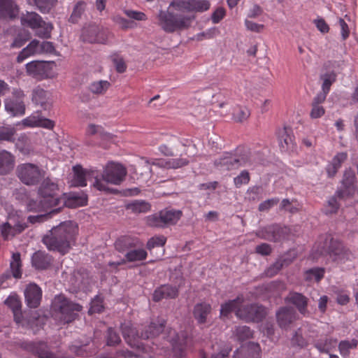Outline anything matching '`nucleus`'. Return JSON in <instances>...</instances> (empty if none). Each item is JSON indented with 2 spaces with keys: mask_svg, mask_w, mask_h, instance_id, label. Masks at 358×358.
<instances>
[{
  "mask_svg": "<svg viewBox=\"0 0 358 358\" xmlns=\"http://www.w3.org/2000/svg\"><path fill=\"white\" fill-rule=\"evenodd\" d=\"M169 8H173L177 13L160 10L158 24L167 33L189 28L195 18L191 12H203L209 9L207 0H173Z\"/></svg>",
  "mask_w": 358,
  "mask_h": 358,
  "instance_id": "nucleus-1",
  "label": "nucleus"
},
{
  "mask_svg": "<svg viewBox=\"0 0 358 358\" xmlns=\"http://www.w3.org/2000/svg\"><path fill=\"white\" fill-rule=\"evenodd\" d=\"M78 226L72 221H67L54 227L42 239L49 250L67 253L76 243Z\"/></svg>",
  "mask_w": 358,
  "mask_h": 358,
  "instance_id": "nucleus-2",
  "label": "nucleus"
},
{
  "mask_svg": "<svg viewBox=\"0 0 358 358\" xmlns=\"http://www.w3.org/2000/svg\"><path fill=\"white\" fill-rule=\"evenodd\" d=\"M38 194L43 199V205L51 208L61 203L70 208H76L86 204L87 199L78 196H71L67 200L59 196L58 185L50 178H44L38 189Z\"/></svg>",
  "mask_w": 358,
  "mask_h": 358,
  "instance_id": "nucleus-3",
  "label": "nucleus"
},
{
  "mask_svg": "<svg viewBox=\"0 0 358 358\" xmlns=\"http://www.w3.org/2000/svg\"><path fill=\"white\" fill-rule=\"evenodd\" d=\"M53 317L59 324H68L76 320L78 313L81 311L82 306L72 302L64 295L56 296L52 303Z\"/></svg>",
  "mask_w": 358,
  "mask_h": 358,
  "instance_id": "nucleus-4",
  "label": "nucleus"
},
{
  "mask_svg": "<svg viewBox=\"0 0 358 358\" xmlns=\"http://www.w3.org/2000/svg\"><path fill=\"white\" fill-rule=\"evenodd\" d=\"M323 250L331 261L337 264H344L352 258L350 250L341 241L330 235L325 238Z\"/></svg>",
  "mask_w": 358,
  "mask_h": 358,
  "instance_id": "nucleus-5",
  "label": "nucleus"
},
{
  "mask_svg": "<svg viewBox=\"0 0 358 358\" xmlns=\"http://www.w3.org/2000/svg\"><path fill=\"white\" fill-rule=\"evenodd\" d=\"M73 185L78 187L87 185V180H93L92 186L98 190L108 192L109 188L106 186L103 182L101 181L100 172L98 170H85L80 165H76L73 167Z\"/></svg>",
  "mask_w": 358,
  "mask_h": 358,
  "instance_id": "nucleus-6",
  "label": "nucleus"
},
{
  "mask_svg": "<svg viewBox=\"0 0 358 358\" xmlns=\"http://www.w3.org/2000/svg\"><path fill=\"white\" fill-rule=\"evenodd\" d=\"M251 164L250 158L248 152L235 154L226 152L214 162L215 166L220 171H231L237 169L241 166Z\"/></svg>",
  "mask_w": 358,
  "mask_h": 358,
  "instance_id": "nucleus-7",
  "label": "nucleus"
},
{
  "mask_svg": "<svg viewBox=\"0 0 358 358\" xmlns=\"http://www.w3.org/2000/svg\"><path fill=\"white\" fill-rule=\"evenodd\" d=\"M16 175L23 184L34 186L45 178V171L36 164L24 163L17 166Z\"/></svg>",
  "mask_w": 358,
  "mask_h": 358,
  "instance_id": "nucleus-8",
  "label": "nucleus"
},
{
  "mask_svg": "<svg viewBox=\"0 0 358 358\" xmlns=\"http://www.w3.org/2000/svg\"><path fill=\"white\" fill-rule=\"evenodd\" d=\"M182 212L173 208H165L148 218V224L155 227L164 228L174 225L181 218Z\"/></svg>",
  "mask_w": 358,
  "mask_h": 358,
  "instance_id": "nucleus-9",
  "label": "nucleus"
},
{
  "mask_svg": "<svg viewBox=\"0 0 358 358\" xmlns=\"http://www.w3.org/2000/svg\"><path fill=\"white\" fill-rule=\"evenodd\" d=\"M127 169L122 164L118 163H108L103 173H100L101 181L107 187L108 183L120 185L125 178Z\"/></svg>",
  "mask_w": 358,
  "mask_h": 358,
  "instance_id": "nucleus-10",
  "label": "nucleus"
},
{
  "mask_svg": "<svg viewBox=\"0 0 358 358\" xmlns=\"http://www.w3.org/2000/svg\"><path fill=\"white\" fill-rule=\"evenodd\" d=\"M236 315L239 319L246 322H259L266 317V310L262 305L251 303L238 308Z\"/></svg>",
  "mask_w": 358,
  "mask_h": 358,
  "instance_id": "nucleus-11",
  "label": "nucleus"
},
{
  "mask_svg": "<svg viewBox=\"0 0 358 358\" xmlns=\"http://www.w3.org/2000/svg\"><path fill=\"white\" fill-rule=\"evenodd\" d=\"M27 227L23 217L17 215H11L6 222L0 225V231L4 239H8L21 234Z\"/></svg>",
  "mask_w": 358,
  "mask_h": 358,
  "instance_id": "nucleus-12",
  "label": "nucleus"
},
{
  "mask_svg": "<svg viewBox=\"0 0 358 358\" xmlns=\"http://www.w3.org/2000/svg\"><path fill=\"white\" fill-rule=\"evenodd\" d=\"M80 38L84 42L104 44L108 40V31L97 25L90 24L83 29Z\"/></svg>",
  "mask_w": 358,
  "mask_h": 358,
  "instance_id": "nucleus-13",
  "label": "nucleus"
},
{
  "mask_svg": "<svg viewBox=\"0 0 358 358\" xmlns=\"http://www.w3.org/2000/svg\"><path fill=\"white\" fill-rule=\"evenodd\" d=\"M290 230L287 227L275 224L266 226L259 231L262 238L273 242L280 241L287 238Z\"/></svg>",
  "mask_w": 358,
  "mask_h": 358,
  "instance_id": "nucleus-14",
  "label": "nucleus"
},
{
  "mask_svg": "<svg viewBox=\"0 0 358 358\" xmlns=\"http://www.w3.org/2000/svg\"><path fill=\"white\" fill-rule=\"evenodd\" d=\"M22 263L20 254L19 252L13 253L12 260L10 264V270H7L0 275V288L6 287V281L13 276L15 278H21L22 277Z\"/></svg>",
  "mask_w": 358,
  "mask_h": 358,
  "instance_id": "nucleus-15",
  "label": "nucleus"
},
{
  "mask_svg": "<svg viewBox=\"0 0 358 358\" xmlns=\"http://www.w3.org/2000/svg\"><path fill=\"white\" fill-rule=\"evenodd\" d=\"M50 70V62L45 61H32L26 64L27 75L36 79L48 78Z\"/></svg>",
  "mask_w": 358,
  "mask_h": 358,
  "instance_id": "nucleus-16",
  "label": "nucleus"
},
{
  "mask_svg": "<svg viewBox=\"0 0 358 358\" xmlns=\"http://www.w3.org/2000/svg\"><path fill=\"white\" fill-rule=\"evenodd\" d=\"M24 301L30 308H38L42 299V290L36 283L28 284L24 291Z\"/></svg>",
  "mask_w": 358,
  "mask_h": 358,
  "instance_id": "nucleus-17",
  "label": "nucleus"
},
{
  "mask_svg": "<svg viewBox=\"0 0 358 358\" xmlns=\"http://www.w3.org/2000/svg\"><path fill=\"white\" fill-rule=\"evenodd\" d=\"M189 143L188 140H185V142H181L178 138L173 136L165 144L160 145L159 150L164 155L173 156L181 152L182 148L189 146Z\"/></svg>",
  "mask_w": 358,
  "mask_h": 358,
  "instance_id": "nucleus-18",
  "label": "nucleus"
},
{
  "mask_svg": "<svg viewBox=\"0 0 358 358\" xmlns=\"http://www.w3.org/2000/svg\"><path fill=\"white\" fill-rule=\"evenodd\" d=\"M261 348L258 343L250 342L237 349L234 358H260Z\"/></svg>",
  "mask_w": 358,
  "mask_h": 358,
  "instance_id": "nucleus-19",
  "label": "nucleus"
},
{
  "mask_svg": "<svg viewBox=\"0 0 358 358\" xmlns=\"http://www.w3.org/2000/svg\"><path fill=\"white\" fill-rule=\"evenodd\" d=\"M277 322L282 329H287L296 320V311L291 307H282L276 312Z\"/></svg>",
  "mask_w": 358,
  "mask_h": 358,
  "instance_id": "nucleus-20",
  "label": "nucleus"
},
{
  "mask_svg": "<svg viewBox=\"0 0 358 358\" xmlns=\"http://www.w3.org/2000/svg\"><path fill=\"white\" fill-rule=\"evenodd\" d=\"M178 288L176 286L166 284L157 287L152 295L154 301L158 302L164 299H175L178 296Z\"/></svg>",
  "mask_w": 358,
  "mask_h": 358,
  "instance_id": "nucleus-21",
  "label": "nucleus"
},
{
  "mask_svg": "<svg viewBox=\"0 0 358 358\" xmlns=\"http://www.w3.org/2000/svg\"><path fill=\"white\" fill-rule=\"evenodd\" d=\"M212 307L206 302L195 304L193 308V316L199 324H203L208 322V317L211 313Z\"/></svg>",
  "mask_w": 358,
  "mask_h": 358,
  "instance_id": "nucleus-22",
  "label": "nucleus"
},
{
  "mask_svg": "<svg viewBox=\"0 0 358 358\" xmlns=\"http://www.w3.org/2000/svg\"><path fill=\"white\" fill-rule=\"evenodd\" d=\"M52 262V256L44 251L38 250L31 257L32 266L38 270L47 269Z\"/></svg>",
  "mask_w": 358,
  "mask_h": 358,
  "instance_id": "nucleus-23",
  "label": "nucleus"
},
{
  "mask_svg": "<svg viewBox=\"0 0 358 358\" xmlns=\"http://www.w3.org/2000/svg\"><path fill=\"white\" fill-rule=\"evenodd\" d=\"M15 164V157L10 152L0 150V175H6L10 173Z\"/></svg>",
  "mask_w": 358,
  "mask_h": 358,
  "instance_id": "nucleus-24",
  "label": "nucleus"
},
{
  "mask_svg": "<svg viewBox=\"0 0 358 358\" xmlns=\"http://www.w3.org/2000/svg\"><path fill=\"white\" fill-rule=\"evenodd\" d=\"M18 14V7L13 0H0V18L13 19Z\"/></svg>",
  "mask_w": 358,
  "mask_h": 358,
  "instance_id": "nucleus-25",
  "label": "nucleus"
},
{
  "mask_svg": "<svg viewBox=\"0 0 358 358\" xmlns=\"http://www.w3.org/2000/svg\"><path fill=\"white\" fill-rule=\"evenodd\" d=\"M348 154L345 152L337 153L331 162L327 166L326 171L329 177L335 176L341 164L347 159Z\"/></svg>",
  "mask_w": 358,
  "mask_h": 358,
  "instance_id": "nucleus-26",
  "label": "nucleus"
},
{
  "mask_svg": "<svg viewBox=\"0 0 358 358\" xmlns=\"http://www.w3.org/2000/svg\"><path fill=\"white\" fill-rule=\"evenodd\" d=\"M138 241L137 238L131 236H122L119 238L115 243V249L120 252H128L132 248L138 246Z\"/></svg>",
  "mask_w": 358,
  "mask_h": 358,
  "instance_id": "nucleus-27",
  "label": "nucleus"
},
{
  "mask_svg": "<svg viewBox=\"0 0 358 358\" xmlns=\"http://www.w3.org/2000/svg\"><path fill=\"white\" fill-rule=\"evenodd\" d=\"M287 300L294 304L300 313L305 315L307 312L308 299L301 293L292 292Z\"/></svg>",
  "mask_w": 358,
  "mask_h": 358,
  "instance_id": "nucleus-28",
  "label": "nucleus"
},
{
  "mask_svg": "<svg viewBox=\"0 0 358 358\" xmlns=\"http://www.w3.org/2000/svg\"><path fill=\"white\" fill-rule=\"evenodd\" d=\"M39 52V41L37 40H33L27 47L20 52L16 58V62L17 63H22L27 58Z\"/></svg>",
  "mask_w": 358,
  "mask_h": 358,
  "instance_id": "nucleus-29",
  "label": "nucleus"
},
{
  "mask_svg": "<svg viewBox=\"0 0 358 358\" xmlns=\"http://www.w3.org/2000/svg\"><path fill=\"white\" fill-rule=\"evenodd\" d=\"M164 328V322L158 323L151 322L141 331L140 337L143 339H149L159 336Z\"/></svg>",
  "mask_w": 358,
  "mask_h": 358,
  "instance_id": "nucleus-30",
  "label": "nucleus"
},
{
  "mask_svg": "<svg viewBox=\"0 0 358 358\" xmlns=\"http://www.w3.org/2000/svg\"><path fill=\"white\" fill-rule=\"evenodd\" d=\"M5 109L12 115L24 113L25 106L22 100H15L8 98L5 100Z\"/></svg>",
  "mask_w": 358,
  "mask_h": 358,
  "instance_id": "nucleus-31",
  "label": "nucleus"
},
{
  "mask_svg": "<svg viewBox=\"0 0 358 358\" xmlns=\"http://www.w3.org/2000/svg\"><path fill=\"white\" fill-rule=\"evenodd\" d=\"M244 298L243 295H239L236 299L225 302L221 305L220 314L227 317L232 311L235 310L236 312L237 309L242 306Z\"/></svg>",
  "mask_w": 358,
  "mask_h": 358,
  "instance_id": "nucleus-32",
  "label": "nucleus"
},
{
  "mask_svg": "<svg viewBox=\"0 0 358 358\" xmlns=\"http://www.w3.org/2000/svg\"><path fill=\"white\" fill-rule=\"evenodd\" d=\"M32 101L36 105H40L44 110L50 107V103L48 101V92L39 87L32 91Z\"/></svg>",
  "mask_w": 358,
  "mask_h": 358,
  "instance_id": "nucleus-33",
  "label": "nucleus"
},
{
  "mask_svg": "<svg viewBox=\"0 0 358 358\" xmlns=\"http://www.w3.org/2000/svg\"><path fill=\"white\" fill-rule=\"evenodd\" d=\"M21 21L22 24H26L32 29L40 27L44 23L41 17L35 12H27L26 14H23Z\"/></svg>",
  "mask_w": 358,
  "mask_h": 358,
  "instance_id": "nucleus-34",
  "label": "nucleus"
},
{
  "mask_svg": "<svg viewBox=\"0 0 358 358\" xmlns=\"http://www.w3.org/2000/svg\"><path fill=\"white\" fill-rule=\"evenodd\" d=\"M336 339L325 336L316 341L314 346L321 352L329 353L332 348L336 347Z\"/></svg>",
  "mask_w": 358,
  "mask_h": 358,
  "instance_id": "nucleus-35",
  "label": "nucleus"
},
{
  "mask_svg": "<svg viewBox=\"0 0 358 358\" xmlns=\"http://www.w3.org/2000/svg\"><path fill=\"white\" fill-rule=\"evenodd\" d=\"M292 262V259H287L285 258H279L271 265L266 270H265V275L267 277H273L276 275L283 267L289 266Z\"/></svg>",
  "mask_w": 358,
  "mask_h": 358,
  "instance_id": "nucleus-36",
  "label": "nucleus"
},
{
  "mask_svg": "<svg viewBox=\"0 0 358 358\" xmlns=\"http://www.w3.org/2000/svg\"><path fill=\"white\" fill-rule=\"evenodd\" d=\"M341 182L344 188L355 192L357 178L355 171L352 169L349 168L345 171Z\"/></svg>",
  "mask_w": 358,
  "mask_h": 358,
  "instance_id": "nucleus-37",
  "label": "nucleus"
},
{
  "mask_svg": "<svg viewBox=\"0 0 358 358\" xmlns=\"http://www.w3.org/2000/svg\"><path fill=\"white\" fill-rule=\"evenodd\" d=\"M152 169L148 162L138 165L135 169L137 179L141 182H147L151 177Z\"/></svg>",
  "mask_w": 358,
  "mask_h": 358,
  "instance_id": "nucleus-38",
  "label": "nucleus"
},
{
  "mask_svg": "<svg viewBox=\"0 0 358 358\" xmlns=\"http://www.w3.org/2000/svg\"><path fill=\"white\" fill-rule=\"evenodd\" d=\"M291 129L284 127L279 132V143L282 149H289L293 145V138L290 134Z\"/></svg>",
  "mask_w": 358,
  "mask_h": 358,
  "instance_id": "nucleus-39",
  "label": "nucleus"
},
{
  "mask_svg": "<svg viewBox=\"0 0 358 358\" xmlns=\"http://www.w3.org/2000/svg\"><path fill=\"white\" fill-rule=\"evenodd\" d=\"M147 252L143 249L132 248L125 254V259L128 262L142 261L146 259Z\"/></svg>",
  "mask_w": 358,
  "mask_h": 358,
  "instance_id": "nucleus-40",
  "label": "nucleus"
},
{
  "mask_svg": "<svg viewBox=\"0 0 358 358\" xmlns=\"http://www.w3.org/2000/svg\"><path fill=\"white\" fill-rule=\"evenodd\" d=\"M325 270L321 267H314L307 270L304 274V278L307 281H320L324 275Z\"/></svg>",
  "mask_w": 358,
  "mask_h": 358,
  "instance_id": "nucleus-41",
  "label": "nucleus"
},
{
  "mask_svg": "<svg viewBox=\"0 0 358 358\" xmlns=\"http://www.w3.org/2000/svg\"><path fill=\"white\" fill-rule=\"evenodd\" d=\"M126 208L134 213H141L149 211L150 205L145 201H135L127 204Z\"/></svg>",
  "mask_w": 358,
  "mask_h": 358,
  "instance_id": "nucleus-42",
  "label": "nucleus"
},
{
  "mask_svg": "<svg viewBox=\"0 0 358 358\" xmlns=\"http://www.w3.org/2000/svg\"><path fill=\"white\" fill-rule=\"evenodd\" d=\"M122 334L128 344L131 345V341L139 337L138 332L129 324L121 325Z\"/></svg>",
  "mask_w": 358,
  "mask_h": 358,
  "instance_id": "nucleus-43",
  "label": "nucleus"
},
{
  "mask_svg": "<svg viewBox=\"0 0 358 358\" xmlns=\"http://www.w3.org/2000/svg\"><path fill=\"white\" fill-rule=\"evenodd\" d=\"M189 164V160L185 158L171 159L165 162L158 163L157 165L167 169H178Z\"/></svg>",
  "mask_w": 358,
  "mask_h": 358,
  "instance_id": "nucleus-44",
  "label": "nucleus"
},
{
  "mask_svg": "<svg viewBox=\"0 0 358 358\" xmlns=\"http://www.w3.org/2000/svg\"><path fill=\"white\" fill-rule=\"evenodd\" d=\"M234 335L238 341H243L252 337L253 331L247 326L236 327Z\"/></svg>",
  "mask_w": 358,
  "mask_h": 358,
  "instance_id": "nucleus-45",
  "label": "nucleus"
},
{
  "mask_svg": "<svg viewBox=\"0 0 358 358\" xmlns=\"http://www.w3.org/2000/svg\"><path fill=\"white\" fill-rule=\"evenodd\" d=\"M85 6L86 3L84 1H78L75 5L69 21L73 24L77 23L85 10Z\"/></svg>",
  "mask_w": 358,
  "mask_h": 358,
  "instance_id": "nucleus-46",
  "label": "nucleus"
},
{
  "mask_svg": "<svg viewBox=\"0 0 358 358\" xmlns=\"http://www.w3.org/2000/svg\"><path fill=\"white\" fill-rule=\"evenodd\" d=\"M250 115V110L243 106H238L236 108L233 113V118L236 122H243L245 121Z\"/></svg>",
  "mask_w": 358,
  "mask_h": 358,
  "instance_id": "nucleus-47",
  "label": "nucleus"
},
{
  "mask_svg": "<svg viewBox=\"0 0 358 358\" xmlns=\"http://www.w3.org/2000/svg\"><path fill=\"white\" fill-rule=\"evenodd\" d=\"M27 208L29 211L41 212L48 210L51 208L43 205V199L40 198L39 201L32 199H29L27 202Z\"/></svg>",
  "mask_w": 358,
  "mask_h": 358,
  "instance_id": "nucleus-48",
  "label": "nucleus"
},
{
  "mask_svg": "<svg viewBox=\"0 0 358 358\" xmlns=\"http://www.w3.org/2000/svg\"><path fill=\"white\" fill-rule=\"evenodd\" d=\"M321 79L323 80L322 85V92L328 94L330 90L331 85L336 80V75L334 72L327 73L321 76Z\"/></svg>",
  "mask_w": 358,
  "mask_h": 358,
  "instance_id": "nucleus-49",
  "label": "nucleus"
},
{
  "mask_svg": "<svg viewBox=\"0 0 358 358\" xmlns=\"http://www.w3.org/2000/svg\"><path fill=\"white\" fill-rule=\"evenodd\" d=\"M34 2L41 13H47L55 6L57 0H34Z\"/></svg>",
  "mask_w": 358,
  "mask_h": 358,
  "instance_id": "nucleus-50",
  "label": "nucleus"
},
{
  "mask_svg": "<svg viewBox=\"0 0 358 358\" xmlns=\"http://www.w3.org/2000/svg\"><path fill=\"white\" fill-rule=\"evenodd\" d=\"M110 84L106 80H100L91 84L90 87V91L94 94H103L110 87Z\"/></svg>",
  "mask_w": 358,
  "mask_h": 358,
  "instance_id": "nucleus-51",
  "label": "nucleus"
},
{
  "mask_svg": "<svg viewBox=\"0 0 358 358\" xmlns=\"http://www.w3.org/2000/svg\"><path fill=\"white\" fill-rule=\"evenodd\" d=\"M340 207V204L336 200V196H331L327 201V205L324 206L323 211L326 215L336 214Z\"/></svg>",
  "mask_w": 358,
  "mask_h": 358,
  "instance_id": "nucleus-52",
  "label": "nucleus"
},
{
  "mask_svg": "<svg viewBox=\"0 0 358 358\" xmlns=\"http://www.w3.org/2000/svg\"><path fill=\"white\" fill-rule=\"evenodd\" d=\"M16 130L13 127L0 128V141L14 142Z\"/></svg>",
  "mask_w": 358,
  "mask_h": 358,
  "instance_id": "nucleus-53",
  "label": "nucleus"
},
{
  "mask_svg": "<svg viewBox=\"0 0 358 358\" xmlns=\"http://www.w3.org/2000/svg\"><path fill=\"white\" fill-rule=\"evenodd\" d=\"M358 341L356 339H352L350 341H342L338 345V348L341 354L346 355L349 353L350 349L357 348Z\"/></svg>",
  "mask_w": 358,
  "mask_h": 358,
  "instance_id": "nucleus-54",
  "label": "nucleus"
},
{
  "mask_svg": "<svg viewBox=\"0 0 358 358\" xmlns=\"http://www.w3.org/2000/svg\"><path fill=\"white\" fill-rule=\"evenodd\" d=\"M5 303L12 310V312L22 309V303L17 294L10 295L5 301Z\"/></svg>",
  "mask_w": 358,
  "mask_h": 358,
  "instance_id": "nucleus-55",
  "label": "nucleus"
},
{
  "mask_svg": "<svg viewBox=\"0 0 358 358\" xmlns=\"http://www.w3.org/2000/svg\"><path fill=\"white\" fill-rule=\"evenodd\" d=\"M111 60L113 62L116 71L120 73H124L127 69L126 64L123 58L117 53H114L110 56Z\"/></svg>",
  "mask_w": 358,
  "mask_h": 358,
  "instance_id": "nucleus-56",
  "label": "nucleus"
},
{
  "mask_svg": "<svg viewBox=\"0 0 358 358\" xmlns=\"http://www.w3.org/2000/svg\"><path fill=\"white\" fill-rule=\"evenodd\" d=\"M25 124L29 126H38L46 129H52L54 127L55 123L53 121L49 119L43 118L35 120L34 122H31V120H26Z\"/></svg>",
  "mask_w": 358,
  "mask_h": 358,
  "instance_id": "nucleus-57",
  "label": "nucleus"
},
{
  "mask_svg": "<svg viewBox=\"0 0 358 358\" xmlns=\"http://www.w3.org/2000/svg\"><path fill=\"white\" fill-rule=\"evenodd\" d=\"M121 339L118 334L113 329L108 328L107 331V345L110 346L117 345Z\"/></svg>",
  "mask_w": 358,
  "mask_h": 358,
  "instance_id": "nucleus-58",
  "label": "nucleus"
},
{
  "mask_svg": "<svg viewBox=\"0 0 358 358\" xmlns=\"http://www.w3.org/2000/svg\"><path fill=\"white\" fill-rule=\"evenodd\" d=\"M187 345V338L182 334L176 336V339L173 340V348L175 350L182 352Z\"/></svg>",
  "mask_w": 358,
  "mask_h": 358,
  "instance_id": "nucleus-59",
  "label": "nucleus"
},
{
  "mask_svg": "<svg viewBox=\"0 0 358 358\" xmlns=\"http://www.w3.org/2000/svg\"><path fill=\"white\" fill-rule=\"evenodd\" d=\"M250 178L248 171L244 170L238 176L234 178V182L236 187H240L242 185L248 184Z\"/></svg>",
  "mask_w": 358,
  "mask_h": 358,
  "instance_id": "nucleus-60",
  "label": "nucleus"
},
{
  "mask_svg": "<svg viewBox=\"0 0 358 358\" xmlns=\"http://www.w3.org/2000/svg\"><path fill=\"white\" fill-rule=\"evenodd\" d=\"M166 241V238L163 236L152 237L148 240L146 245L147 248L150 250L155 247H162L165 244Z\"/></svg>",
  "mask_w": 358,
  "mask_h": 358,
  "instance_id": "nucleus-61",
  "label": "nucleus"
},
{
  "mask_svg": "<svg viewBox=\"0 0 358 358\" xmlns=\"http://www.w3.org/2000/svg\"><path fill=\"white\" fill-rule=\"evenodd\" d=\"M280 209L289 212L294 214L299 211V208L293 205V201H289L288 199H284L281 201Z\"/></svg>",
  "mask_w": 358,
  "mask_h": 358,
  "instance_id": "nucleus-62",
  "label": "nucleus"
},
{
  "mask_svg": "<svg viewBox=\"0 0 358 358\" xmlns=\"http://www.w3.org/2000/svg\"><path fill=\"white\" fill-rule=\"evenodd\" d=\"M279 202V199L272 198L267 199L259 205L258 210L261 212L266 211Z\"/></svg>",
  "mask_w": 358,
  "mask_h": 358,
  "instance_id": "nucleus-63",
  "label": "nucleus"
},
{
  "mask_svg": "<svg viewBox=\"0 0 358 358\" xmlns=\"http://www.w3.org/2000/svg\"><path fill=\"white\" fill-rule=\"evenodd\" d=\"M313 23L317 29L322 34L328 33L329 27L323 18H317L314 20Z\"/></svg>",
  "mask_w": 358,
  "mask_h": 358,
  "instance_id": "nucleus-64",
  "label": "nucleus"
}]
</instances>
